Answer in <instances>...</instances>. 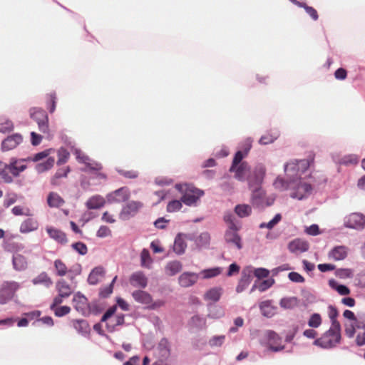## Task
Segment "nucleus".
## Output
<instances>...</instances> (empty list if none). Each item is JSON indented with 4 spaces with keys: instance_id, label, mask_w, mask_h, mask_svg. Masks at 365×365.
<instances>
[{
    "instance_id": "obj_1",
    "label": "nucleus",
    "mask_w": 365,
    "mask_h": 365,
    "mask_svg": "<svg viewBox=\"0 0 365 365\" xmlns=\"http://www.w3.org/2000/svg\"><path fill=\"white\" fill-rule=\"evenodd\" d=\"M264 175L265 168L261 166L255 170V182H253L252 180H249V185L250 188H252L251 202L253 205L258 207L269 206L271 205V203L268 202L266 198L264 191L259 186L263 180Z\"/></svg>"
},
{
    "instance_id": "obj_2",
    "label": "nucleus",
    "mask_w": 365,
    "mask_h": 365,
    "mask_svg": "<svg viewBox=\"0 0 365 365\" xmlns=\"http://www.w3.org/2000/svg\"><path fill=\"white\" fill-rule=\"evenodd\" d=\"M341 340V329L335 323L334 327H330L320 338L314 341V344L324 349L335 346Z\"/></svg>"
},
{
    "instance_id": "obj_3",
    "label": "nucleus",
    "mask_w": 365,
    "mask_h": 365,
    "mask_svg": "<svg viewBox=\"0 0 365 365\" xmlns=\"http://www.w3.org/2000/svg\"><path fill=\"white\" fill-rule=\"evenodd\" d=\"M314 154H310L306 159L291 160L285 165L284 171L292 177L300 175L314 163Z\"/></svg>"
},
{
    "instance_id": "obj_4",
    "label": "nucleus",
    "mask_w": 365,
    "mask_h": 365,
    "mask_svg": "<svg viewBox=\"0 0 365 365\" xmlns=\"http://www.w3.org/2000/svg\"><path fill=\"white\" fill-rule=\"evenodd\" d=\"M116 309V306H112L104 313L101 318V322L106 323V327L109 332H113L117 326L123 325L125 322L124 314L114 316Z\"/></svg>"
},
{
    "instance_id": "obj_5",
    "label": "nucleus",
    "mask_w": 365,
    "mask_h": 365,
    "mask_svg": "<svg viewBox=\"0 0 365 365\" xmlns=\"http://www.w3.org/2000/svg\"><path fill=\"white\" fill-rule=\"evenodd\" d=\"M204 195V191L196 188L193 185H186L183 190L181 201L186 205H195L200 198Z\"/></svg>"
},
{
    "instance_id": "obj_6",
    "label": "nucleus",
    "mask_w": 365,
    "mask_h": 365,
    "mask_svg": "<svg viewBox=\"0 0 365 365\" xmlns=\"http://www.w3.org/2000/svg\"><path fill=\"white\" fill-rule=\"evenodd\" d=\"M19 287L20 284L16 282H4L0 289V304H4L11 300Z\"/></svg>"
},
{
    "instance_id": "obj_7",
    "label": "nucleus",
    "mask_w": 365,
    "mask_h": 365,
    "mask_svg": "<svg viewBox=\"0 0 365 365\" xmlns=\"http://www.w3.org/2000/svg\"><path fill=\"white\" fill-rule=\"evenodd\" d=\"M30 116L36 121L38 129L41 133H48V118L46 111L34 108L30 110Z\"/></svg>"
},
{
    "instance_id": "obj_8",
    "label": "nucleus",
    "mask_w": 365,
    "mask_h": 365,
    "mask_svg": "<svg viewBox=\"0 0 365 365\" xmlns=\"http://www.w3.org/2000/svg\"><path fill=\"white\" fill-rule=\"evenodd\" d=\"M143 204L140 201H130L122 208L119 218L122 220H128L137 215L139 210L143 207Z\"/></svg>"
},
{
    "instance_id": "obj_9",
    "label": "nucleus",
    "mask_w": 365,
    "mask_h": 365,
    "mask_svg": "<svg viewBox=\"0 0 365 365\" xmlns=\"http://www.w3.org/2000/svg\"><path fill=\"white\" fill-rule=\"evenodd\" d=\"M81 170L85 173H88L93 176V178L99 180H106L107 175L103 172V166L101 163H98L92 159H89L85 164V168Z\"/></svg>"
},
{
    "instance_id": "obj_10",
    "label": "nucleus",
    "mask_w": 365,
    "mask_h": 365,
    "mask_svg": "<svg viewBox=\"0 0 365 365\" xmlns=\"http://www.w3.org/2000/svg\"><path fill=\"white\" fill-rule=\"evenodd\" d=\"M293 182H294L292 187L293 192L290 195L292 197L302 200L311 192L312 186L310 184L302 182L300 179L294 180Z\"/></svg>"
},
{
    "instance_id": "obj_11",
    "label": "nucleus",
    "mask_w": 365,
    "mask_h": 365,
    "mask_svg": "<svg viewBox=\"0 0 365 365\" xmlns=\"http://www.w3.org/2000/svg\"><path fill=\"white\" fill-rule=\"evenodd\" d=\"M239 227L236 224L232 223V225H229V227L225 232V239L227 243L234 245L237 247V249L240 250L242 248V243L241 238L237 233Z\"/></svg>"
},
{
    "instance_id": "obj_12",
    "label": "nucleus",
    "mask_w": 365,
    "mask_h": 365,
    "mask_svg": "<svg viewBox=\"0 0 365 365\" xmlns=\"http://www.w3.org/2000/svg\"><path fill=\"white\" fill-rule=\"evenodd\" d=\"M346 227L354 229H362L365 226V217L359 213H351L344 221Z\"/></svg>"
},
{
    "instance_id": "obj_13",
    "label": "nucleus",
    "mask_w": 365,
    "mask_h": 365,
    "mask_svg": "<svg viewBox=\"0 0 365 365\" xmlns=\"http://www.w3.org/2000/svg\"><path fill=\"white\" fill-rule=\"evenodd\" d=\"M129 197L130 191L126 187H122L107 195V200L109 202H123L127 201Z\"/></svg>"
},
{
    "instance_id": "obj_14",
    "label": "nucleus",
    "mask_w": 365,
    "mask_h": 365,
    "mask_svg": "<svg viewBox=\"0 0 365 365\" xmlns=\"http://www.w3.org/2000/svg\"><path fill=\"white\" fill-rule=\"evenodd\" d=\"M22 136L18 133L8 136L1 143V148L4 151L14 149L22 142Z\"/></svg>"
},
{
    "instance_id": "obj_15",
    "label": "nucleus",
    "mask_w": 365,
    "mask_h": 365,
    "mask_svg": "<svg viewBox=\"0 0 365 365\" xmlns=\"http://www.w3.org/2000/svg\"><path fill=\"white\" fill-rule=\"evenodd\" d=\"M74 308L82 314H85L88 312V302L87 298L78 293L74 295L73 299Z\"/></svg>"
},
{
    "instance_id": "obj_16",
    "label": "nucleus",
    "mask_w": 365,
    "mask_h": 365,
    "mask_svg": "<svg viewBox=\"0 0 365 365\" xmlns=\"http://www.w3.org/2000/svg\"><path fill=\"white\" fill-rule=\"evenodd\" d=\"M26 168L25 160H16L14 158L11 159L9 165H7V171L9 170L13 176L17 177L20 173L23 172Z\"/></svg>"
},
{
    "instance_id": "obj_17",
    "label": "nucleus",
    "mask_w": 365,
    "mask_h": 365,
    "mask_svg": "<svg viewBox=\"0 0 365 365\" xmlns=\"http://www.w3.org/2000/svg\"><path fill=\"white\" fill-rule=\"evenodd\" d=\"M198 279V275L193 272H184L178 279L181 287H188L193 285Z\"/></svg>"
},
{
    "instance_id": "obj_18",
    "label": "nucleus",
    "mask_w": 365,
    "mask_h": 365,
    "mask_svg": "<svg viewBox=\"0 0 365 365\" xmlns=\"http://www.w3.org/2000/svg\"><path fill=\"white\" fill-rule=\"evenodd\" d=\"M288 248L291 252L301 253L308 250L309 245L305 241L296 239L289 243Z\"/></svg>"
},
{
    "instance_id": "obj_19",
    "label": "nucleus",
    "mask_w": 365,
    "mask_h": 365,
    "mask_svg": "<svg viewBox=\"0 0 365 365\" xmlns=\"http://www.w3.org/2000/svg\"><path fill=\"white\" fill-rule=\"evenodd\" d=\"M130 283L133 287L145 288L148 284V279L142 272H137L130 276Z\"/></svg>"
},
{
    "instance_id": "obj_20",
    "label": "nucleus",
    "mask_w": 365,
    "mask_h": 365,
    "mask_svg": "<svg viewBox=\"0 0 365 365\" xmlns=\"http://www.w3.org/2000/svg\"><path fill=\"white\" fill-rule=\"evenodd\" d=\"M134 299L142 304H144L148 308V305L152 302V297L147 292L143 290H136L132 293Z\"/></svg>"
},
{
    "instance_id": "obj_21",
    "label": "nucleus",
    "mask_w": 365,
    "mask_h": 365,
    "mask_svg": "<svg viewBox=\"0 0 365 365\" xmlns=\"http://www.w3.org/2000/svg\"><path fill=\"white\" fill-rule=\"evenodd\" d=\"M31 282L34 285H41L46 288H48L53 284L52 279L45 272H42L38 274Z\"/></svg>"
},
{
    "instance_id": "obj_22",
    "label": "nucleus",
    "mask_w": 365,
    "mask_h": 365,
    "mask_svg": "<svg viewBox=\"0 0 365 365\" xmlns=\"http://www.w3.org/2000/svg\"><path fill=\"white\" fill-rule=\"evenodd\" d=\"M47 233L49 237L57 242L64 245L67 242L66 235L60 230H58L54 227H47L46 228Z\"/></svg>"
},
{
    "instance_id": "obj_23",
    "label": "nucleus",
    "mask_w": 365,
    "mask_h": 365,
    "mask_svg": "<svg viewBox=\"0 0 365 365\" xmlns=\"http://www.w3.org/2000/svg\"><path fill=\"white\" fill-rule=\"evenodd\" d=\"M186 235L183 234H178L174 242L173 250L178 255L183 254L187 247L185 242Z\"/></svg>"
},
{
    "instance_id": "obj_24",
    "label": "nucleus",
    "mask_w": 365,
    "mask_h": 365,
    "mask_svg": "<svg viewBox=\"0 0 365 365\" xmlns=\"http://www.w3.org/2000/svg\"><path fill=\"white\" fill-rule=\"evenodd\" d=\"M348 249L345 246H336L329 253V257L336 261L342 260L347 256Z\"/></svg>"
},
{
    "instance_id": "obj_25",
    "label": "nucleus",
    "mask_w": 365,
    "mask_h": 365,
    "mask_svg": "<svg viewBox=\"0 0 365 365\" xmlns=\"http://www.w3.org/2000/svg\"><path fill=\"white\" fill-rule=\"evenodd\" d=\"M252 272V270L250 268H247V269H244L242 271V277L238 283V285L237 286L236 291L238 293L242 292L244 291L250 284V273Z\"/></svg>"
},
{
    "instance_id": "obj_26",
    "label": "nucleus",
    "mask_w": 365,
    "mask_h": 365,
    "mask_svg": "<svg viewBox=\"0 0 365 365\" xmlns=\"http://www.w3.org/2000/svg\"><path fill=\"white\" fill-rule=\"evenodd\" d=\"M71 323L73 327L81 334L85 335L90 331L89 324L85 319H73Z\"/></svg>"
},
{
    "instance_id": "obj_27",
    "label": "nucleus",
    "mask_w": 365,
    "mask_h": 365,
    "mask_svg": "<svg viewBox=\"0 0 365 365\" xmlns=\"http://www.w3.org/2000/svg\"><path fill=\"white\" fill-rule=\"evenodd\" d=\"M105 271L103 267H95L90 273L88 277V282L90 284H96L98 283L104 277Z\"/></svg>"
},
{
    "instance_id": "obj_28",
    "label": "nucleus",
    "mask_w": 365,
    "mask_h": 365,
    "mask_svg": "<svg viewBox=\"0 0 365 365\" xmlns=\"http://www.w3.org/2000/svg\"><path fill=\"white\" fill-rule=\"evenodd\" d=\"M251 148V143H248L247 144V146L246 148H245L244 151H237L235 156H234V158H233V160H232V166L230 169V171H234L235 168L240 165L242 161V160L243 159L244 157H245L247 153H249L250 150Z\"/></svg>"
},
{
    "instance_id": "obj_29",
    "label": "nucleus",
    "mask_w": 365,
    "mask_h": 365,
    "mask_svg": "<svg viewBox=\"0 0 365 365\" xmlns=\"http://www.w3.org/2000/svg\"><path fill=\"white\" fill-rule=\"evenodd\" d=\"M38 223L37 220L28 218L25 220L20 226V232L21 233H28L38 229Z\"/></svg>"
},
{
    "instance_id": "obj_30",
    "label": "nucleus",
    "mask_w": 365,
    "mask_h": 365,
    "mask_svg": "<svg viewBox=\"0 0 365 365\" xmlns=\"http://www.w3.org/2000/svg\"><path fill=\"white\" fill-rule=\"evenodd\" d=\"M56 288L61 297H68L72 294L71 286L63 279L58 280L56 282Z\"/></svg>"
},
{
    "instance_id": "obj_31",
    "label": "nucleus",
    "mask_w": 365,
    "mask_h": 365,
    "mask_svg": "<svg viewBox=\"0 0 365 365\" xmlns=\"http://www.w3.org/2000/svg\"><path fill=\"white\" fill-rule=\"evenodd\" d=\"M64 202V200L56 192H51L47 197V203L51 207H59Z\"/></svg>"
},
{
    "instance_id": "obj_32",
    "label": "nucleus",
    "mask_w": 365,
    "mask_h": 365,
    "mask_svg": "<svg viewBox=\"0 0 365 365\" xmlns=\"http://www.w3.org/2000/svg\"><path fill=\"white\" fill-rule=\"evenodd\" d=\"M12 262L14 268L17 271L25 270L28 266L26 258L21 255H14Z\"/></svg>"
},
{
    "instance_id": "obj_33",
    "label": "nucleus",
    "mask_w": 365,
    "mask_h": 365,
    "mask_svg": "<svg viewBox=\"0 0 365 365\" xmlns=\"http://www.w3.org/2000/svg\"><path fill=\"white\" fill-rule=\"evenodd\" d=\"M70 171L71 170L68 166L58 169L51 178V184L53 185H59L61 182V179L66 178Z\"/></svg>"
},
{
    "instance_id": "obj_34",
    "label": "nucleus",
    "mask_w": 365,
    "mask_h": 365,
    "mask_svg": "<svg viewBox=\"0 0 365 365\" xmlns=\"http://www.w3.org/2000/svg\"><path fill=\"white\" fill-rule=\"evenodd\" d=\"M182 267V265L179 261H172L166 265L165 272L169 276H174L181 271Z\"/></svg>"
},
{
    "instance_id": "obj_35",
    "label": "nucleus",
    "mask_w": 365,
    "mask_h": 365,
    "mask_svg": "<svg viewBox=\"0 0 365 365\" xmlns=\"http://www.w3.org/2000/svg\"><path fill=\"white\" fill-rule=\"evenodd\" d=\"M105 204V200L103 197L96 195L91 197L87 202H86V207L88 209L93 210V209H99L101 207H103Z\"/></svg>"
},
{
    "instance_id": "obj_36",
    "label": "nucleus",
    "mask_w": 365,
    "mask_h": 365,
    "mask_svg": "<svg viewBox=\"0 0 365 365\" xmlns=\"http://www.w3.org/2000/svg\"><path fill=\"white\" fill-rule=\"evenodd\" d=\"M249 171V166L247 163L242 162L240 165H238L235 170V177L239 180H243L245 178V176Z\"/></svg>"
},
{
    "instance_id": "obj_37",
    "label": "nucleus",
    "mask_w": 365,
    "mask_h": 365,
    "mask_svg": "<svg viewBox=\"0 0 365 365\" xmlns=\"http://www.w3.org/2000/svg\"><path fill=\"white\" fill-rule=\"evenodd\" d=\"M235 212L240 217L242 218L251 215L252 207L250 205L247 204H240L237 205L235 207Z\"/></svg>"
},
{
    "instance_id": "obj_38",
    "label": "nucleus",
    "mask_w": 365,
    "mask_h": 365,
    "mask_svg": "<svg viewBox=\"0 0 365 365\" xmlns=\"http://www.w3.org/2000/svg\"><path fill=\"white\" fill-rule=\"evenodd\" d=\"M222 294V289L221 288H212L208 290L205 294V299L206 300H210L212 302H217Z\"/></svg>"
},
{
    "instance_id": "obj_39",
    "label": "nucleus",
    "mask_w": 365,
    "mask_h": 365,
    "mask_svg": "<svg viewBox=\"0 0 365 365\" xmlns=\"http://www.w3.org/2000/svg\"><path fill=\"white\" fill-rule=\"evenodd\" d=\"M56 275L63 277L68 272V269L61 259H56L53 262Z\"/></svg>"
},
{
    "instance_id": "obj_40",
    "label": "nucleus",
    "mask_w": 365,
    "mask_h": 365,
    "mask_svg": "<svg viewBox=\"0 0 365 365\" xmlns=\"http://www.w3.org/2000/svg\"><path fill=\"white\" fill-rule=\"evenodd\" d=\"M0 180L5 183H11L12 177L7 172V164L0 160Z\"/></svg>"
},
{
    "instance_id": "obj_41",
    "label": "nucleus",
    "mask_w": 365,
    "mask_h": 365,
    "mask_svg": "<svg viewBox=\"0 0 365 365\" xmlns=\"http://www.w3.org/2000/svg\"><path fill=\"white\" fill-rule=\"evenodd\" d=\"M294 183V182H293V180L290 182H287L281 178H277L274 182V186L275 189L279 191H283L292 188Z\"/></svg>"
},
{
    "instance_id": "obj_42",
    "label": "nucleus",
    "mask_w": 365,
    "mask_h": 365,
    "mask_svg": "<svg viewBox=\"0 0 365 365\" xmlns=\"http://www.w3.org/2000/svg\"><path fill=\"white\" fill-rule=\"evenodd\" d=\"M329 286L337 291L340 295H348L350 294V289L345 285L338 284L334 279L329 281Z\"/></svg>"
},
{
    "instance_id": "obj_43",
    "label": "nucleus",
    "mask_w": 365,
    "mask_h": 365,
    "mask_svg": "<svg viewBox=\"0 0 365 365\" xmlns=\"http://www.w3.org/2000/svg\"><path fill=\"white\" fill-rule=\"evenodd\" d=\"M54 163V158L50 157L47 158L45 162L37 164L36 166V169L38 173H43L51 169L53 166Z\"/></svg>"
},
{
    "instance_id": "obj_44",
    "label": "nucleus",
    "mask_w": 365,
    "mask_h": 365,
    "mask_svg": "<svg viewBox=\"0 0 365 365\" xmlns=\"http://www.w3.org/2000/svg\"><path fill=\"white\" fill-rule=\"evenodd\" d=\"M56 93L55 92H51L48 93L46 96V106L47 109L49 110L51 113H53L56 109Z\"/></svg>"
},
{
    "instance_id": "obj_45",
    "label": "nucleus",
    "mask_w": 365,
    "mask_h": 365,
    "mask_svg": "<svg viewBox=\"0 0 365 365\" xmlns=\"http://www.w3.org/2000/svg\"><path fill=\"white\" fill-rule=\"evenodd\" d=\"M58 160L57 165H63L66 163L70 157V153L64 148H60L57 152Z\"/></svg>"
},
{
    "instance_id": "obj_46",
    "label": "nucleus",
    "mask_w": 365,
    "mask_h": 365,
    "mask_svg": "<svg viewBox=\"0 0 365 365\" xmlns=\"http://www.w3.org/2000/svg\"><path fill=\"white\" fill-rule=\"evenodd\" d=\"M12 213L16 215H24V216H32L33 213L31 210L26 207H22L20 205L15 206L11 210Z\"/></svg>"
},
{
    "instance_id": "obj_47",
    "label": "nucleus",
    "mask_w": 365,
    "mask_h": 365,
    "mask_svg": "<svg viewBox=\"0 0 365 365\" xmlns=\"http://www.w3.org/2000/svg\"><path fill=\"white\" fill-rule=\"evenodd\" d=\"M14 129V124L11 120L0 118V133L10 132Z\"/></svg>"
},
{
    "instance_id": "obj_48",
    "label": "nucleus",
    "mask_w": 365,
    "mask_h": 365,
    "mask_svg": "<svg viewBox=\"0 0 365 365\" xmlns=\"http://www.w3.org/2000/svg\"><path fill=\"white\" fill-rule=\"evenodd\" d=\"M328 309H329V313H328L329 317L331 321V327H334L335 323H336V324L338 325V328L341 329L340 323L336 320V318L339 315L337 309L332 305L329 306Z\"/></svg>"
},
{
    "instance_id": "obj_49",
    "label": "nucleus",
    "mask_w": 365,
    "mask_h": 365,
    "mask_svg": "<svg viewBox=\"0 0 365 365\" xmlns=\"http://www.w3.org/2000/svg\"><path fill=\"white\" fill-rule=\"evenodd\" d=\"M298 300L296 297L283 298L280 300L279 304L285 309H292L297 305Z\"/></svg>"
},
{
    "instance_id": "obj_50",
    "label": "nucleus",
    "mask_w": 365,
    "mask_h": 365,
    "mask_svg": "<svg viewBox=\"0 0 365 365\" xmlns=\"http://www.w3.org/2000/svg\"><path fill=\"white\" fill-rule=\"evenodd\" d=\"M225 341V335L213 336L210 339L208 344L211 347H220Z\"/></svg>"
},
{
    "instance_id": "obj_51",
    "label": "nucleus",
    "mask_w": 365,
    "mask_h": 365,
    "mask_svg": "<svg viewBox=\"0 0 365 365\" xmlns=\"http://www.w3.org/2000/svg\"><path fill=\"white\" fill-rule=\"evenodd\" d=\"M282 220L281 214H277L274 218L269 222H262L259 225L260 228H267L269 230L272 229L277 224H278Z\"/></svg>"
},
{
    "instance_id": "obj_52",
    "label": "nucleus",
    "mask_w": 365,
    "mask_h": 365,
    "mask_svg": "<svg viewBox=\"0 0 365 365\" xmlns=\"http://www.w3.org/2000/svg\"><path fill=\"white\" fill-rule=\"evenodd\" d=\"M73 155L76 156L77 161L80 163L86 164L90 158L86 155L82 150L78 148H74L73 150Z\"/></svg>"
},
{
    "instance_id": "obj_53",
    "label": "nucleus",
    "mask_w": 365,
    "mask_h": 365,
    "mask_svg": "<svg viewBox=\"0 0 365 365\" xmlns=\"http://www.w3.org/2000/svg\"><path fill=\"white\" fill-rule=\"evenodd\" d=\"M117 172L121 176L128 179H135L138 177V172L135 170H125L123 169H117Z\"/></svg>"
},
{
    "instance_id": "obj_54",
    "label": "nucleus",
    "mask_w": 365,
    "mask_h": 365,
    "mask_svg": "<svg viewBox=\"0 0 365 365\" xmlns=\"http://www.w3.org/2000/svg\"><path fill=\"white\" fill-rule=\"evenodd\" d=\"M116 279H117V276H115L113 279L111 283L108 286L103 287L100 289V296L101 297H103V298L108 297L113 292V284L115 282Z\"/></svg>"
},
{
    "instance_id": "obj_55",
    "label": "nucleus",
    "mask_w": 365,
    "mask_h": 365,
    "mask_svg": "<svg viewBox=\"0 0 365 365\" xmlns=\"http://www.w3.org/2000/svg\"><path fill=\"white\" fill-rule=\"evenodd\" d=\"M321 324L322 317L320 314L317 313L313 314L308 321V325L312 328H317L321 325Z\"/></svg>"
},
{
    "instance_id": "obj_56",
    "label": "nucleus",
    "mask_w": 365,
    "mask_h": 365,
    "mask_svg": "<svg viewBox=\"0 0 365 365\" xmlns=\"http://www.w3.org/2000/svg\"><path fill=\"white\" fill-rule=\"evenodd\" d=\"M182 201L180 200H172L170 201L167 206V211L169 212H176L181 209L182 207Z\"/></svg>"
},
{
    "instance_id": "obj_57",
    "label": "nucleus",
    "mask_w": 365,
    "mask_h": 365,
    "mask_svg": "<svg viewBox=\"0 0 365 365\" xmlns=\"http://www.w3.org/2000/svg\"><path fill=\"white\" fill-rule=\"evenodd\" d=\"M221 272H222V269L220 267L205 269L202 272V273L204 274L203 277L206 278V279L214 277L219 275L221 273Z\"/></svg>"
},
{
    "instance_id": "obj_58",
    "label": "nucleus",
    "mask_w": 365,
    "mask_h": 365,
    "mask_svg": "<svg viewBox=\"0 0 365 365\" xmlns=\"http://www.w3.org/2000/svg\"><path fill=\"white\" fill-rule=\"evenodd\" d=\"M56 317H61L68 314L71 312V308L68 306L56 307L52 309Z\"/></svg>"
},
{
    "instance_id": "obj_59",
    "label": "nucleus",
    "mask_w": 365,
    "mask_h": 365,
    "mask_svg": "<svg viewBox=\"0 0 365 365\" xmlns=\"http://www.w3.org/2000/svg\"><path fill=\"white\" fill-rule=\"evenodd\" d=\"M277 138V135L267 133L260 138L259 140V143L261 145H267L273 143Z\"/></svg>"
},
{
    "instance_id": "obj_60",
    "label": "nucleus",
    "mask_w": 365,
    "mask_h": 365,
    "mask_svg": "<svg viewBox=\"0 0 365 365\" xmlns=\"http://www.w3.org/2000/svg\"><path fill=\"white\" fill-rule=\"evenodd\" d=\"M358 162H359V158L356 155H350L344 157L341 159V163L346 165H356L358 163Z\"/></svg>"
},
{
    "instance_id": "obj_61",
    "label": "nucleus",
    "mask_w": 365,
    "mask_h": 365,
    "mask_svg": "<svg viewBox=\"0 0 365 365\" xmlns=\"http://www.w3.org/2000/svg\"><path fill=\"white\" fill-rule=\"evenodd\" d=\"M210 235L207 232L201 233L197 239V243L200 246H205L210 242Z\"/></svg>"
},
{
    "instance_id": "obj_62",
    "label": "nucleus",
    "mask_w": 365,
    "mask_h": 365,
    "mask_svg": "<svg viewBox=\"0 0 365 365\" xmlns=\"http://www.w3.org/2000/svg\"><path fill=\"white\" fill-rule=\"evenodd\" d=\"M141 264L142 266H148L151 262V258L150 256L149 251L146 249H143L140 253Z\"/></svg>"
},
{
    "instance_id": "obj_63",
    "label": "nucleus",
    "mask_w": 365,
    "mask_h": 365,
    "mask_svg": "<svg viewBox=\"0 0 365 365\" xmlns=\"http://www.w3.org/2000/svg\"><path fill=\"white\" fill-rule=\"evenodd\" d=\"M72 247L78 252L80 255H84L88 252V248L86 245L81 242L73 243L72 245Z\"/></svg>"
},
{
    "instance_id": "obj_64",
    "label": "nucleus",
    "mask_w": 365,
    "mask_h": 365,
    "mask_svg": "<svg viewBox=\"0 0 365 365\" xmlns=\"http://www.w3.org/2000/svg\"><path fill=\"white\" fill-rule=\"evenodd\" d=\"M18 200V196L15 193L9 194L6 196L4 201V206L6 207H10L15 203Z\"/></svg>"
}]
</instances>
